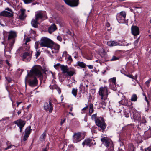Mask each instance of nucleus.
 Here are the masks:
<instances>
[{"label": "nucleus", "instance_id": "obj_1", "mask_svg": "<svg viewBox=\"0 0 151 151\" xmlns=\"http://www.w3.org/2000/svg\"><path fill=\"white\" fill-rule=\"evenodd\" d=\"M39 44L41 47L51 48L53 45V41L47 37H42L39 41Z\"/></svg>", "mask_w": 151, "mask_h": 151}, {"label": "nucleus", "instance_id": "obj_2", "mask_svg": "<svg viewBox=\"0 0 151 151\" xmlns=\"http://www.w3.org/2000/svg\"><path fill=\"white\" fill-rule=\"evenodd\" d=\"M8 40L10 43L9 45L10 47H12L15 43V38L17 36V33L15 31L11 30L8 32Z\"/></svg>", "mask_w": 151, "mask_h": 151}, {"label": "nucleus", "instance_id": "obj_3", "mask_svg": "<svg viewBox=\"0 0 151 151\" xmlns=\"http://www.w3.org/2000/svg\"><path fill=\"white\" fill-rule=\"evenodd\" d=\"M95 122L96 125L100 127L103 131L105 130L106 128V124L103 118L100 117L97 118L95 120Z\"/></svg>", "mask_w": 151, "mask_h": 151}, {"label": "nucleus", "instance_id": "obj_4", "mask_svg": "<svg viewBox=\"0 0 151 151\" xmlns=\"http://www.w3.org/2000/svg\"><path fill=\"white\" fill-rule=\"evenodd\" d=\"M126 13L124 11H122L118 13L116 16L117 20L120 23H124L126 22Z\"/></svg>", "mask_w": 151, "mask_h": 151}, {"label": "nucleus", "instance_id": "obj_5", "mask_svg": "<svg viewBox=\"0 0 151 151\" xmlns=\"http://www.w3.org/2000/svg\"><path fill=\"white\" fill-rule=\"evenodd\" d=\"M82 133L80 132H75L73 136L72 140L74 143H77L84 139V137L82 136Z\"/></svg>", "mask_w": 151, "mask_h": 151}, {"label": "nucleus", "instance_id": "obj_6", "mask_svg": "<svg viewBox=\"0 0 151 151\" xmlns=\"http://www.w3.org/2000/svg\"><path fill=\"white\" fill-rule=\"evenodd\" d=\"M96 144V142L93 138L86 139L82 143V145L83 147H84V146L86 145L90 147L93 146Z\"/></svg>", "mask_w": 151, "mask_h": 151}, {"label": "nucleus", "instance_id": "obj_7", "mask_svg": "<svg viewBox=\"0 0 151 151\" xmlns=\"http://www.w3.org/2000/svg\"><path fill=\"white\" fill-rule=\"evenodd\" d=\"M98 93L102 100H104L108 95L107 89L106 88H105V87H100L99 91Z\"/></svg>", "mask_w": 151, "mask_h": 151}, {"label": "nucleus", "instance_id": "obj_8", "mask_svg": "<svg viewBox=\"0 0 151 151\" xmlns=\"http://www.w3.org/2000/svg\"><path fill=\"white\" fill-rule=\"evenodd\" d=\"M41 67L36 66L31 70L30 72L32 74L35 75L38 77H41L42 74L41 71Z\"/></svg>", "mask_w": 151, "mask_h": 151}, {"label": "nucleus", "instance_id": "obj_9", "mask_svg": "<svg viewBox=\"0 0 151 151\" xmlns=\"http://www.w3.org/2000/svg\"><path fill=\"white\" fill-rule=\"evenodd\" d=\"M35 19L38 21L39 20L42 19L44 17H45L46 12L45 11H39L36 12L35 15Z\"/></svg>", "mask_w": 151, "mask_h": 151}, {"label": "nucleus", "instance_id": "obj_10", "mask_svg": "<svg viewBox=\"0 0 151 151\" xmlns=\"http://www.w3.org/2000/svg\"><path fill=\"white\" fill-rule=\"evenodd\" d=\"M66 4L71 7L77 6L79 4V0H64Z\"/></svg>", "mask_w": 151, "mask_h": 151}, {"label": "nucleus", "instance_id": "obj_11", "mask_svg": "<svg viewBox=\"0 0 151 151\" xmlns=\"http://www.w3.org/2000/svg\"><path fill=\"white\" fill-rule=\"evenodd\" d=\"M53 105L52 104L50 100L49 103L46 102L44 105V109L46 111H49L50 113H51L53 110Z\"/></svg>", "mask_w": 151, "mask_h": 151}, {"label": "nucleus", "instance_id": "obj_12", "mask_svg": "<svg viewBox=\"0 0 151 151\" xmlns=\"http://www.w3.org/2000/svg\"><path fill=\"white\" fill-rule=\"evenodd\" d=\"M14 123L19 127L20 132H21L22 128L24 126L26 123V122L21 119H18L14 121Z\"/></svg>", "mask_w": 151, "mask_h": 151}, {"label": "nucleus", "instance_id": "obj_13", "mask_svg": "<svg viewBox=\"0 0 151 151\" xmlns=\"http://www.w3.org/2000/svg\"><path fill=\"white\" fill-rule=\"evenodd\" d=\"M38 83V81L35 76L32 77L29 81V85L32 87L37 86Z\"/></svg>", "mask_w": 151, "mask_h": 151}, {"label": "nucleus", "instance_id": "obj_14", "mask_svg": "<svg viewBox=\"0 0 151 151\" xmlns=\"http://www.w3.org/2000/svg\"><path fill=\"white\" fill-rule=\"evenodd\" d=\"M31 53L30 52H26L22 55V60L25 62L29 61L31 59Z\"/></svg>", "mask_w": 151, "mask_h": 151}, {"label": "nucleus", "instance_id": "obj_15", "mask_svg": "<svg viewBox=\"0 0 151 151\" xmlns=\"http://www.w3.org/2000/svg\"><path fill=\"white\" fill-rule=\"evenodd\" d=\"M26 10L23 8L21 9L19 11V17L21 20H23L26 17L25 13Z\"/></svg>", "mask_w": 151, "mask_h": 151}, {"label": "nucleus", "instance_id": "obj_16", "mask_svg": "<svg viewBox=\"0 0 151 151\" xmlns=\"http://www.w3.org/2000/svg\"><path fill=\"white\" fill-rule=\"evenodd\" d=\"M131 32L132 34L135 36L138 35L139 34V28L136 26L133 25L131 27Z\"/></svg>", "mask_w": 151, "mask_h": 151}, {"label": "nucleus", "instance_id": "obj_17", "mask_svg": "<svg viewBox=\"0 0 151 151\" xmlns=\"http://www.w3.org/2000/svg\"><path fill=\"white\" fill-rule=\"evenodd\" d=\"M31 127L30 126L27 127L26 128L25 130V133L24 137V138L23 139V140L24 141H25L27 139L31 133Z\"/></svg>", "mask_w": 151, "mask_h": 151}, {"label": "nucleus", "instance_id": "obj_18", "mask_svg": "<svg viewBox=\"0 0 151 151\" xmlns=\"http://www.w3.org/2000/svg\"><path fill=\"white\" fill-rule=\"evenodd\" d=\"M133 118L134 120L139 121L141 120V115L138 111L135 110L133 112Z\"/></svg>", "mask_w": 151, "mask_h": 151}, {"label": "nucleus", "instance_id": "obj_19", "mask_svg": "<svg viewBox=\"0 0 151 151\" xmlns=\"http://www.w3.org/2000/svg\"><path fill=\"white\" fill-rule=\"evenodd\" d=\"M57 29V28L56 25L55 24H53L49 27L48 31L49 33L51 34Z\"/></svg>", "mask_w": 151, "mask_h": 151}, {"label": "nucleus", "instance_id": "obj_20", "mask_svg": "<svg viewBox=\"0 0 151 151\" xmlns=\"http://www.w3.org/2000/svg\"><path fill=\"white\" fill-rule=\"evenodd\" d=\"M38 21L35 19H32L31 21L32 25L34 27L37 28L38 27V25L39 24Z\"/></svg>", "mask_w": 151, "mask_h": 151}, {"label": "nucleus", "instance_id": "obj_21", "mask_svg": "<svg viewBox=\"0 0 151 151\" xmlns=\"http://www.w3.org/2000/svg\"><path fill=\"white\" fill-rule=\"evenodd\" d=\"M60 68L62 73L63 74H66L69 68L67 66L62 65L60 66Z\"/></svg>", "mask_w": 151, "mask_h": 151}, {"label": "nucleus", "instance_id": "obj_22", "mask_svg": "<svg viewBox=\"0 0 151 151\" xmlns=\"http://www.w3.org/2000/svg\"><path fill=\"white\" fill-rule=\"evenodd\" d=\"M119 43L114 41H110L107 42V45L110 46H113L118 45Z\"/></svg>", "mask_w": 151, "mask_h": 151}, {"label": "nucleus", "instance_id": "obj_23", "mask_svg": "<svg viewBox=\"0 0 151 151\" xmlns=\"http://www.w3.org/2000/svg\"><path fill=\"white\" fill-rule=\"evenodd\" d=\"M6 145H7V147L4 148V149L5 150H6L8 149H10L12 148V147H14V149H15V148L16 147L15 146L12 145L11 142L9 141H7V142Z\"/></svg>", "mask_w": 151, "mask_h": 151}, {"label": "nucleus", "instance_id": "obj_24", "mask_svg": "<svg viewBox=\"0 0 151 151\" xmlns=\"http://www.w3.org/2000/svg\"><path fill=\"white\" fill-rule=\"evenodd\" d=\"M46 138V132L45 131L40 137V140L41 141H44Z\"/></svg>", "mask_w": 151, "mask_h": 151}, {"label": "nucleus", "instance_id": "obj_25", "mask_svg": "<svg viewBox=\"0 0 151 151\" xmlns=\"http://www.w3.org/2000/svg\"><path fill=\"white\" fill-rule=\"evenodd\" d=\"M74 73L75 71L73 70H71L69 68L66 73V75L72 76L74 74Z\"/></svg>", "mask_w": 151, "mask_h": 151}, {"label": "nucleus", "instance_id": "obj_26", "mask_svg": "<svg viewBox=\"0 0 151 151\" xmlns=\"http://www.w3.org/2000/svg\"><path fill=\"white\" fill-rule=\"evenodd\" d=\"M52 48L57 51H58L60 48V46L58 44L55 43L53 41V45L51 46L50 48Z\"/></svg>", "mask_w": 151, "mask_h": 151}, {"label": "nucleus", "instance_id": "obj_27", "mask_svg": "<svg viewBox=\"0 0 151 151\" xmlns=\"http://www.w3.org/2000/svg\"><path fill=\"white\" fill-rule=\"evenodd\" d=\"M144 134L145 138L146 139L151 137V132L150 131L146 132Z\"/></svg>", "mask_w": 151, "mask_h": 151}, {"label": "nucleus", "instance_id": "obj_28", "mask_svg": "<svg viewBox=\"0 0 151 151\" xmlns=\"http://www.w3.org/2000/svg\"><path fill=\"white\" fill-rule=\"evenodd\" d=\"M77 64L78 66L81 68H85L86 67V64L83 62L78 61L77 62Z\"/></svg>", "mask_w": 151, "mask_h": 151}, {"label": "nucleus", "instance_id": "obj_29", "mask_svg": "<svg viewBox=\"0 0 151 151\" xmlns=\"http://www.w3.org/2000/svg\"><path fill=\"white\" fill-rule=\"evenodd\" d=\"M137 97L136 94H133L132 95L131 99V100L132 101H137Z\"/></svg>", "mask_w": 151, "mask_h": 151}, {"label": "nucleus", "instance_id": "obj_30", "mask_svg": "<svg viewBox=\"0 0 151 151\" xmlns=\"http://www.w3.org/2000/svg\"><path fill=\"white\" fill-rule=\"evenodd\" d=\"M89 112L91 115L93 112V105L92 104H91L89 106Z\"/></svg>", "mask_w": 151, "mask_h": 151}, {"label": "nucleus", "instance_id": "obj_31", "mask_svg": "<svg viewBox=\"0 0 151 151\" xmlns=\"http://www.w3.org/2000/svg\"><path fill=\"white\" fill-rule=\"evenodd\" d=\"M78 89L77 88H73L72 91V94L76 97L77 95Z\"/></svg>", "mask_w": 151, "mask_h": 151}, {"label": "nucleus", "instance_id": "obj_32", "mask_svg": "<svg viewBox=\"0 0 151 151\" xmlns=\"http://www.w3.org/2000/svg\"><path fill=\"white\" fill-rule=\"evenodd\" d=\"M5 13V17H12L13 15V14L12 13L6 11Z\"/></svg>", "mask_w": 151, "mask_h": 151}, {"label": "nucleus", "instance_id": "obj_33", "mask_svg": "<svg viewBox=\"0 0 151 151\" xmlns=\"http://www.w3.org/2000/svg\"><path fill=\"white\" fill-rule=\"evenodd\" d=\"M109 81L110 82H111L113 84H115L116 82V78L115 77H113L112 78L109 79Z\"/></svg>", "mask_w": 151, "mask_h": 151}, {"label": "nucleus", "instance_id": "obj_34", "mask_svg": "<svg viewBox=\"0 0 151 151\" xmlns=\"http://www.w3.org/2000/svg\"><path fill=\"white\" fill-rule=\"evenodd\" d=\"M109 149L110 150L112 151L114 149V145L113 144V142H111L110 143V145H109Z\"/></svg>", "mask_w": 151, "mask_h": 151}, {"label": "nucleus", "instance_id": "obj_35", "mask_svg": "<svg viewBox=\"0 0 151 151\" xmlns=\"http://www.w3.org/2000/svg\"><path fill=\"white\" fill-rule=\"evenodd\" d=\"M112 141H109L107 140L105 142V145L106 147H109V145L110 144V143Z\"/></svg>", "mask_w": 151, "mask_h": 151}, {"label": "nucleus", "instance_id": "obj_36", "mask_svg": "<svg viewBox=\"0 0 151 151\" xmlns=\"http://www.w3.org/2000/svg\"><path fill=\"white\" fill-rule=\"evenodd\" d=\"M119 57H116L115 56H113L111 59V60L112 61H115L118 60L119 59Z\"/></svg>", "mask_w": 151, "mask_h": 151}, {"label": "nucleus", "instance_id": "obj_37", "mask_svg": "<svg viewBox=\"0 0 151 151\" xmlns=\"http://www.w3.org/2000/svg\"><path fill=\"white\" fill-rule=\"evenodd\" d=\"M68 55H69L67 54V51H65L63 52L62 56L63 57H65V58L66 59V58L67 57Z\"/></svg>", "mask_w": 151, "mask_h": 151}, {"label": "nucleus", "instance_id": "obj_38", "mask_svg": "<svg viewBox=\"0 0 151 151\" xmlns=\"http://www.w3.org/2000/svg\"><path fill=\"white\" fill-rule=\"evenodd\" d=\"M49 87L51 89H57V88H58V87H57L55 84H54L53 85H50L49 86Z\"/></svg>", "mask_w": 151, "mask_h": 151}, {"label": "nucleus", "instance_id": "obj_39", "mask_svg": "<svg viewBox=\"0 0 151 151\" xmlns=\"http://www.w3.org/2000/svg\"><path fill=\"white\" fill-rule=\"evenodd\" d=\"M39 41H36L35 42V47L36 49L37 50L38 49L39 44Z\"/></svg>", "mask_w": 151, "mask_h": 151}, {"label": "nucleus", "instance_id": "obj_40", "mask_svg": "<svg viewBox=\"0 0 151 151\" xmlns=\"http://www.w3.org/2000/svg\"><path fill=\"white\" fill-rule=\"evenodd\" d=\"M23 1L25 4H28L32 3L33 0H23Z\"/></svg>", "mask_w": 151, "mask_h": 151}, {"label": "nucleus", "instance_id": "obj_41", "mask_svg": "<svg viewBox=\"0 0 151 151\" xmlns=\"http://www.w3.org/2000/svg\"><path fill=\"white\" fill-rule=\"evenodd\" d=\"M151 81V78H149V79L147 81H146L145 83V84L147 86V87H148L149 86V84L150 83Z\"/></svg>", "mask_w": 151, "mask_h": 151}, {"label": "nucleus", "instance_id": "obj_42", "mask_svg": "<svg viewBox=\"0 0 151 151\" xmlns=\"http://www.w3.org/2000/svg\"><path fill=\"white\" fill-rule=\"evenodd\" d=\"M67 57V61H70V63L72 61V59L71 58V56L70 55H68V56Z\"/></svg>", "mask_w": 151, "mask_h": 151}, {"label": "nucleus", "instance_id": "obj_43", "mask_svg": "<svg viewBox=\"0 0 151 151\" xmlns=\"http://www.w3.org/2000/svg\"><path fill=\"white\" fill-rule=\"evenodd\" d=\"M66 119L65 118H63L61 119L60 122V125H62L65 122Z\"/></svg>", "mask_w": 151, "mask_h": 151}, {"label": "nucleus", "instance_id": "obj_44", "mask_svg": "<svg viewBox=\"0 0 151 151\" xmlns=\"http://www.w3.org/2000/svg\"><path fill=\"white\" fill-rule=\"evenodd\" d=\"M6 11H4L0 13V16H4L5 17Z\"/></svg>", "mask_w": 151, "mask_h": 151}, {"label": "nucleus", "instance_id": "obj_45", "mask_svg": "<svg viewBox=\"0 0 151 151\" xmlns=\"http://www.w3.org/2000/svg\"><path fill=\"white\" fill-rule=\"evenodd\" d=\"M5 78L9 83L11 82L12 81V79L9 77H6Z\"/></svg>", "mask_w": 151, "mask_h": 151}, {"label": "nucleus", "instance_id": "obj_46", "mask_svg": "<svg viewBox=\"0 0 151 151\" xmlns=\"http://www.w3.org/2000/svg\"><path fill=\"white\" fill-rule=\"evenodd\" d=\"M31 40L29 38H27L26 39V40H25V42L24 43V44L25 45H27V43L29 42Z\"/></svg>", "mask_w": 151, "mask_h": 151}, {"label": "nucleus", "instance_id": "obj_47", "mask_svg": "<svg viewBox=\"0 0 151 151\" xmlns=\"http://www.w3.org/2000/svg\"><path fill=\"white\" fill-rule=\"evenodd\" d=\"M73 144L70 145L68 147V149L69 150L73 149Z\"/></svg>", "mask_w": 151, "mask_h": 151}, {"label": "nucleus", "instance_id": "obj_48", "mask_svg": "<svg viewBox=\"0 0 151 151\" xmlns=\"http://www.w3.org/2000/svg\"><path fill=\"white\" fill-rule=\"evenodd\" d=\"M125 75L127 76V77H128L129 78H132V79L134 78V76L133 75H131V74H127V75H126H126Z\"/></svg>", "mask_w": 151, "mask_h": 151}, {"label": "nucleus", "instance_id": "obj_49", "mask_svg": "<svg viewBox=\"0 0 151 151\" xmlns=\"http://www.w3.org/2000/svg\"><path fill=\"white\" fill-rule=\"evenodd\" d=\"M96 114L92 115V116H91V118L93 120L94 119H96Z\"/></svg>", "mask_w": 151, "mask_h": 151}, {"label": "nucleus", "instance_id": "obj_50", "mask_svg": "<svg viewBox=\"0 0 151 151\" xmlns=\"http://www.w3.org/2000/svg\"><path fill=\"white\" fill-rule=\"evenodd\" d=\"M107 140L106 139L105 137L101 139V141L103 143H105Z\"/></svg>", "mask_w": 151, "mask_h": 151}, {"label": "nucleus", "instance_id": "obj_51", "mask_svg": "<svg viewBox=\"0 0 151 151\" xmlns=\"http://www.w3.org/2000/svg\"><path fill=\"white\" fill-rule=\"evenodd\" d=\"M40 55V52H39L37 51L36 52L35 55L36 57V58H37V57Z\"/></svg>", "mask_w": 151, "mask_h": 151}, {"label": "nucleus", "instance_id": "obj_52", "mask_svg": "<svg viewBox=\"0 0 151 151\" xmlns=\"http://www.w3.org/2000/svg\"><path fill=\"white\" fill-rule=\"evenodd\" d=\"M138 41V39H137L134 42V44L135 46H137V45Z\"/></svg>", "mask_w": 151, "mask_h": 151}, {"label": "nucleus", "instance_id": "obj_53", "mask_svg": "<svg viewBox=\"0 0 151 151\" xmlns=\"http://www.w3.org/2000/svg\"><path fill=\"white\" fill-rule=\"evenodd\" d=\"M57 39L60 41H61L62 40V38L61 37L59 36L57 37Z\"/></svg>", "mask_w": 151, "mask_h": 151}, {"label": "nucleus", "instance_id": "obj_54", "mask_svg": "<svg viewBox=\"0 0 151 151\" xmlns=\"http://www.w3.org/2000/svg\"><path fill=\"white\" fill-rule=\"evenodd\" d=\"M88 106H87L83 108L82 109V111H84L85 110H86L88 108Z\"/></svg>", "mask_w": 151, "mask_h": 151}, {"label": "nucleus", "instance_id": "obj_55", "mask_svg": "<svg viewBox=\"0 0 151 151\" xmlns=\"http://www.w3.org/2000/svg\"><path fill=\"white\" fill-rule=\"evenodd\" d=\"M87 66L90 69H92L93 68V66L92 65H87Z\"/></svg>", "mask_w": 151, "mask_h": 151}, {"label": "nucleus", "instance_id": "obj_56", "mask_svg": "<svg viewBox=\"0 0 151 151\" xmlns=\"http://www.w3.org/2000/svg\"><path fill=\"white\" fill-rule=\"evenodd\" d=\"M124 115H125V117L127 118H128L129 117V114L128 113L127 114L126 113H125Z\"/></svg>", "mask_w": 151, "mask_h": 151}, {"label": "nucleus", "instance_id": "obj_57", "mask_svg": "<svg viewBox=\"0 0 151 151\" xmlns=\"http://www.w3.org/2000/svg\"><path fill=\"white\" fill-rule=\"evenodd\" d=\"M2 62L3 60L0 59V68H1L2 67Z\"/></svg>", "mask_w": 151, "mask_h": 151}, {"label": "nucleus", "instance_id": "obj_58", "mask_svg": "<svg viewBox=\"0 0 151 151\" xmlns=\"http://www.w3.org/2000/svg\"><path fill=\"white\" fill-rule=\"evenodd\" d=\"M145 151H151V149L150 148L148 147L145 150Z\"/></svg>", "mask_w": 151, "mask_h": 151}, {"label": "nucleus", "instance_id": "obj_59", "mask_svg": "<svg viewBox=\"0 0 151 151\" xmlns=\"http://www.w3.org/2000/svg\"><path fill=\"white\" fill-rule=\"evenodd\" d=\"M60 64L59 63H57L56 65H55L54 66L55 68H56V67L57 66H58L60 65Z\"/></svg>", "mask_w": 151, "mask_h": 151}, {"label": "nucleus", "instance_id": "obj_60", "mask_svg": "<svg viewBox=\"0 0 151 151\" xmlns=\"http://www.w3.org/2000/svg\"><path fill=\"white\" fill-rule=\"evenodd\" d=\"M144 95L145 96V99L147 102V104H149L148 101L145 95Z\"/></svg>", "mask_w": 151, "mask_h": 151}, {"label": "nucleus", "instance_id": "obj_61", "mask_svg": "<svg viewBox=\"0 0 151 151\" xmlns=\"http://www.w3.org/2000/svg\"><path fill=\"white\" fill-rule=\"evenodd\" d=\"M6 62L9 66H10V64L7 60H6Z\"/></svg>", "mask_w": 151, "mask_h": 151}, {"label": "nucleus", "instance_id": "obj_62", "mask_svg": "<svg viewBox=\"0 0 151 151\" xmlns=\"http://www.w3.org/2000/svg\"><path fill=\"white\" fill-rule=\"evenodd\" d=\"M106 26L107 27H109L110 26V25L109 23L107 22L106 23Z\"/></svg>", "mask_w": 151, "mask_h": 151}, {"label": "nucleus", "instance_id": "obj_63", "mask_svg": "<svg viewBox=\"0 0 151 151\" xmlns=\"http://www.w3.org/2000/svg\"><path fill=\"white\" fill-rule=\"evenodd\" d=\"M142 123H145L146 122V121L144 118L143 119L142 121L141 122Z\"/></svg>", "mask_w": 151, "mask_h": 151}, {"label": "nucleus", "instance_id": "obj_64", "mask_svg": "<svg viewBox=\"0 0 151 151\" xmlns=\"http://www.w3.org/2000/svg\"><path fill=\"white\" fill-rule=\"evenodd\" d=\"M30 31L31 32V33H32L34 34L35 33V31L32 30V29H31Z\"/></svg>", "mask_w": 151, "mask_h": 151}]
</instances>
